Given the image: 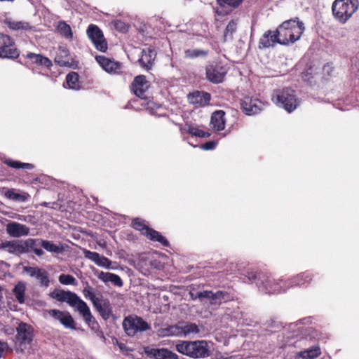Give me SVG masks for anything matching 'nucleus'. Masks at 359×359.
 Instances as JSON below:
<instances>
[{
	"instance_id": "58836bf2",
	"label": "nucleus",
	"mask_w": 359,
	"mask_h": 359,
	"mask_svg": "<svg viewBox=\"0 0 359 359\" xmlns=\"http://www.w3.org/2000/svg\"><path fill=\"white\" fill-rule=\"evenodd\" d=\"M208 54V50L201 49H187L184 51V57L188 59L205 57Z\"/></svg>"
},
{
	"instance_id": "473e14b6",
	"label": "nucleus",
	"mask_w": 359,
	"mask_h": 359,
	"mask_svg": "<svg viewBox=\"0 0 359 359\" xmlns=\"http://www.w3.org/2000/svg\"><path fill=\"white\" fill-rule=\"evenodd\" d=\"M25 290L26 283L22 281L18 282L13 289V294L15 299L21 304L25 302Z\"/></svg>"
},
{
	"instance_id": "79ce46f5",
	"label": "nucleus",
	"mask_w": 359,
	"mask_h": 359,
	"mask_svg": "<svg viewBox=\"0 0 359 359\" xmlns=\"http://www.w3.org/2000/svg\"><path fill=\"white\" fill-rule=\"evenodd\" d=\"M235 21L231 20L229 22L227 25L224 34V37L225 40H227L228 39H231L232 36V34L236 32L237 26Z\"/></svg>"
},
{
	"instance_id": "f257e3e1",
	"label": "nucleus",
	"mask_w": 359,
	"mask_h": 359,
	"mask_svg": "<svg viewBox=\"0 0 359 359\" xmlns=\"http://www.w3.org/2000/svg\"><path fill=\"white\" fill-rule=\"evenodd\" d=\"M49 295L51 298L61 302H66L74 308L79 313L86 323L92 330H95L99 327L98 323L92 315L89 306L76 293L71 291L55 290Z\"/></svg>"
},
{
	"instance_id": "13d9d810",
	"label": "nucleus",
	"mask_w": 359,
	"mask_h": 359,
	"mask_svg": "<svg viewBox=\"0 0 359 359\" xmlns=\"http://www.w3.org/2000/svg\"><path fill=\"white\" fill-rule=\"evenodd\" d=\"M332 72V67L330 65H325L323 67V72L327 75H330Z\"/></svg>"
},
{
	"instance_id": "2f4dec72",
	"label": "nucleus",
	"mask_w": 359,
	"mask_h": 359,
	"mask_svg": "<svg viewBox=\"0 0 359 359\" xmlns=\"http://www.w3.org/2000/svg\"><path fill=\"white\" fill-rule=\"evenodd\" d=\"M19 55L20 52L15 45L0 46V57L1 58L15 59Z\"/></svg>"
},
{
	"instance_id": "680f3d73",
	"label": "nucleus",
	"mask_w": 359,
	"mask_h": 359,
	"mask_svg": "<svg viewBox=\"0 0 359 359\" xmlns=\"http://www.w3.org/2000/svg\"><path fill=\"white\" fill-rule=\"evenodd\" d=\"M15 0H0V1H14Z\"/></svg>"
},
{
	"instance_id": "f8f14e48",
	"label": "nucleus",
	"mask_w": 359,
	"mask_h": 359,
	"mask_svg": "<svg viewBox=\"0 0 359 359\" xmlns=\"http://www.w3.org/2000/svg\"><path fill=\"white\" fill-rule=\"evenodd\" d=\"M87 34L97 50L102 52L107 50V42L104 39L102 32L97 26L94 25H89L87 29Z\"/></svg>"
},
{
	"instance_id": "a878e982",
	"label": "nucleus",
	"mask_w": 359,
	"mask_h": 359,
	"mask_svg": "<svg viewBox=\"0 0 359 359\" xmlns=\"http://www.w3.org/2000/svg\"><path fill=\"white\" fill-rule=\"evenodd\" d=\"M156 57V53L151 48L144 49L142 52V56L138 60L140 65L146 69L151 68Z\"/></svg>"
},
{
	"instance_id": "72a5a7b5",
	"label": "nucleus",
	"mask_w": 359,
	"mask_h": 359,
	"mask_svg": "<svg viewBox=\"0 0 359 359\" xmlns=\"http://www.w3.org/2000/svg\"><path fill=\"white\" fill-rule=\"evenodd\" d=\"M321 353L318 346L313 347L310 349L302 351L295 355V359H313Z\"/></svg>"
},
{
	"instance_id": "6ab92c4d",
	"label": "nucleus",
	"mask_w": 359,
	"mask_h": 359,
	"mask_svg": "<svg viewBox=\"0 0 359 359\" xmlns=\"http://www.w3.org/2000/svg\"><path fill=\"white\" fill-rule=\"evenodd\" d=\"M147 355L155 359H177V355L166 348H156L149 346L144 347Z\"/></svg>"
},
{
	"instance_id": "de8ad7c7",
	"label": "nucleus",
	"mask_w": 359,
	"mask_h": 359,
	"mask_svg": "<svg viewBox=\"0 0 359 359\" xmlns=\"http://www.w3.org/2000/svg\"><path fill=\"white\" fill-rule=\"evenodd\" d=\"M0 42L1 43V46H12V45H15L13 39L11 36H9L8 35L2 34L0 36Z\"/></svg>"
},
{
	"instance_id": "052dcab7",
	"label": "nucleus",
	"mask_w": 359,
	"mask_h": 359,
	"mask_svg": "<svg viewBox=\"0 0 359 359\" xmlns=\"http://www.w3.org/2000/svg\"><path fill=\"white\" fill-rule=\"evenodd\" d=\"M34 252L39 257H41L44 254L43 250L39 248V247L36 249H35Z\"/></svg>"
},
{
	"instance_id": "4c0bfd02",
	"label": "nucleus",
	"mask_w": 359,
	"mask_h": 359,
	"mask_svg": "<svg viewBox=\"0 0 359 359\" xmlns=\"http://www.w3.org/2000/svg\"><path fill=\"white\" fill-rule=\"evenodd\" d=\"M66 84L69 88L77 90L79 88V74L72 72L66 76Z\"/></svg>"
},
{
	"instance_id": "39448f33",
	"label": "nucleus",
	"mask_w": 359,
	"mask_h": 359,
	"mask_svg": "<svg viewBox=\"0 0 359 359\" xmlns=\"http://www.w3.org/2000/svg\"><path fill=\"white\" fill-rule=\"evenodd\" d=\"M177 351L194 358H205L208 355V348L205 341H183L176 345Z\"/></svg>"
},
{
	"instance_id": "ddd939ff",
	"label": "nucleus",
	"mask_w": 359,
	"mask_h": 359,
	"mask_svg": "<svg viewBox=\"0 0 359 359\" xmlns=\"http://www.w3.org/2000/svg\"><path fill=\"white\" fill-rule=\"evenodd\" d=\"M226 292L217 291L212 292L211 291H203L199 295L200 302L204 306L219 305L223 301H225Z\"/></svg>"
},
{
	"instance_id": "5701e85b",
	"label": "nucleus",
	"mask_w": 359,
	"mask_h": 359,
	"mask_svg": "<svg viewBox=\"0 0 359 359\" xmlns=\"http://www.w3.org/2000/svg\"><path fill=\"white\" fill-rule=\"evenodd\" d=\"M210 94L205 92L196 91L188 95L189 103L205 106L209 104L210 101Z\"/></svg>"
},
{
	"instance_id": "4be33fe9",
	"label": "nucleus",
	"mask_w": 359,
	"mask_h": 359,
	"mask_svg": "<svg viewBox=\"0 0 359 359\" xmlns=\"http://www.w3.org/2000/svg\"><path fill=\"white\" fill-rule=\"evenodd\" d=\"M22 240H14L2 242L0 244V250H6L10 254L20 255L23 254Z\"/></svg>"
},
{
	"instance_id": "bf43d9fd",
	"label": "nucleus",
	"mask_w": 359,
	"mask_h": 359,
	"mask_svg": "<svg viewBox=\"0 0 359 359\" xmlns=\"http://www.w3.org/2000/svg\"><path fill=\"white\" fill-rule=\"evenodd\" d=\"M201 292H191L190 296H191V299H193V300L199 299L200 300L199 295H201Z\"/></svg>"
},
{
	"instance_id": "a18cd8bd",
	"label": "nucleus",
	"mask_w": 359,
	"mask_h": 359,
	"mask_svg": "<svg viewBox=\"0 0 359 359\" xmlns=\"http://www.w3.org/2000/svg\"><path fill=\"white\" fill-rule=\"evenodd\" d=\"M65 311L57 310V309H50L48 311V313L50 316L57 320L58 321H61L62 316H64Z\"/></svg>"
},
{
	"instance_id": "4468645a",
	"label": "nucleus",
	"mask_w": 359,
	"mask_h": 359,
	"mask_svg": "<svg viewBox=\"0 0 359 359\" xmlns=\"http://www.w3.org/2000/svg\"><path fill=\"white\" fill-rule=\"evenodd\" d=\"M168 332L172 335L187 336L190 334L198 333L199 328L195 323H182L170 326Z\"/></svg>"
},
{
	"instance_id": "c85d7f7f",
	"label": "nucleus",
	"mask_w": 359,
	"mask_h": 359,
	"mask_svg": "<svg viewBox=\"0 0 359 359\" xmlns=\"http://www.w3.org/2000/svg\"><path fill=\"white\" fill-rule=\"evenodd\" d=\"M311 279V274L309 272H305L289 279L287 281H285L286 287L288 289L294 285H302L305 283H309Z\"/></svg>"
},
{
	"instance_id": "412c9836",
	"label": "nucleus",
	"mask_w": 359,
	"mask_h": 359,
	"mask_svg": "<svg viewBox=\"0 0 359 359\" xmlns=\"http://www.w3.org/2000/svg\"><path fill=\"white\" fill-rule=\"evenodd\" d=\"M93 306L103 319L108 320L112 316V306L107 299L99 298Z\"/></svg>"
},
{
	"instance_id": "20e7f679",
	"label": "nucleus",
	"mask_w": 359,
	"mask_h": 359,
	"mask_svg": "<svg viewBox=\"0 0 359 359\" xmlns=\"http://www.w3.org/2000/svg\"><path fill=\"white\" fill-rule=\"evenodd\" d=\"M358 0H335L332 6L334 18L341 23H345L358 10Z\"/></svg>"
},
{
	"instance_id": "7c9ffc66",
	"label": "nucleus",
	"mask_w": 359,
	"mask_h": 359,
	"mask_svg": "<svg viewBox=\"0 0 359 359\" xmlns=\"http://www.w3.org/2000/svg\"><path fill=\"white\" fill-rule=\"evenodd\" d=\"M4 196L7 198L17 202H25L29 198V194L23 191H16L14 189H7L4 193Z\"/></svg>"
},
{
	"instance_id": "0eeeda50",
	"label": "nucleus",
	"mask_w": 359,
	"mask_h": 359,
	"mask_svg": "<svg viewBox=\"0 0 359 359\" xmlns=\"http://www.w3.org/2000/svg\"><path fill=\"white\" fill-rule=\"evenodd\" d=\"M149 86V83L146 80V77L143 75L136 76L132 83V90L135 95L139 97V100H135L134 102H140L144 108L149 107L150 104V102L147 101V97L146 95Z\"/></svg>"
},
{
	"instance_id": "2eb2a0df",
	"label": "nucleus",
	"mask_w": 359,
	"mask_h": 359,
	"mask_svg": "<svg viewBox=\"0 0 359 359\" xmlns=\"http://www.w3.org/2000/svg\"><path fill=\"white\" fill-rule=\"evenodd\" d=\"M241 104L243 112L250 116L258 114L264 107V104L259 100L250 97H245Z\"/></svg>"
},
{
	"instance_id": "4d7b16f0",
	"label": "nucleus",
	"mask_w": 359,
	"mask_h": 359,
	"mask_svg": "<svg viewBox=\"0 0 359 359\" xmlns=\"http://www.w3.org/2000/svg\"><path fill=\"white\" fill-rule=\"evenodd\" d=\"M8 350V344L0 341V358L4 356V353Z\"/></svg>"
},
{
	"instance_id": "b1692460",
	"label": "nucleus",
	"mask_w": 359,
	"mask_h": 359,
	"mask_svg": "<svg viewBox=\"0 0 359 359\" xmlns=\"http://www.w3.org/2000/svg\"><path fill=\"white\" fill-rule=\"evenodd\" d=\"M226 119L225 113L222 110H218L212 113L210 118V125L215 131L223 130L225 128Z\"/></svg>"
},
{
	"instance_id": "aec40b11",
	"label": "nucleus",
	"mask_w": 359,
	"mask_h": 359,
	"mask_svg": "<svg viewBox=\"0 0 359 359\" xmlns=\"http://www.w3.org/2000/svg\"><path fill=\"white\" fill-rule=\"evenodd\" d=\"M6 232L13 238H19L27 236L29 233V228L25 224L11 222L6 225Z\"/></svg>"
},
{
	"instance_id": "393cba45",
	"label": "nucleus",
	"mask_w": 359,
	"mask_h": 359,
	"mask_svg": "<svg viewBox=\"0 0 359 359\" xmlns=\"http://www.w3.org/2000/svg\"><path fill=\"white\" fill-rule=\"evenodd\" d=\"M278 36L276 32L271 31L266 32L259 39V48H269L273 46L276 43H278Z\"/></svg>"
},
{
	"instance_id": "f704fd0d",
	"label": "nucleus",
	"mask_w": 359,
	"mask_h": 359,
	"mask_svg": "<svg viewBox=\"0 0 359 359\" xmlns=\"http://www.w3.org/2000/svg\"><path fill=\"white\" fill-rule=\"evenodd\" d=\"M41 246L50 252L60 254L64 251V248L62 245H57L47 240H41Z\"/></svg>"
},
{
	"instance_id": "8fccbe9b",
	"label": "nucleus",
	"mask_w": 359,
	"mask_h": 359,
	"mask_svg": "<svg viewBox=\"0 0 359 359\" xmlns=\"http://www.w3.org/2000/svg\"><path fill=\"white\" fill-rule=\"evenodd\" d=\"M219 4H226L231 6H238L243 0H217Z\"/></svg>"
},
{
	"instance_id": "864d4df0",
	"label": "nucleus",
	"mask_w": 359,
	"mask_h": 359,
	"mask_svg": "<svg viewBox=\"0 0 359 359\" xmlns=\"http://www.w3.org/2000/svg\"><path fill=\"white\" fill-rule=\"evenodd\" d=\"M290 329L294 332L292 336H298L299 332H302L300 327H298V324L292 323L290 325Z\"/></svg>"
},
{
	"instance_id": "3c124183",
	"label": "nucleus",
	"mask_w": 359,
	"mask_h": 359,
	"mask_svg": "<svg viewBox=\"0 0 359 359\" xmlns=\"http://www.w3.org/2000/svg\"><path fill=\"white\" fill-rule=\"evenodd\" d=\"M114 27L117 30L122 32H125L128 30L126 25L120 20H116L114 22Z\"/></svg>"
},
{
	"instance_id": "7ed1b4c3",
	"label": "nucleus",
	"mask_w": 359,
	"mask_h": 359,
	"mask_svg": "<svg viewBox=\"0 0 359 359\" xmlns=\"http://www.w3.org/2000/svg\"><path fill=\"white\" fill-rule=\"evenodd\" d=\"M272 100L277 106L290 113L295 110L300 104V100L297 97L295 91L289 88L276 90Z\"/></svg>"
},
{
	"instance_id": "9b49d317",
	"label": "nucleus",
	"mask_w": 359,
	"mask_h": 359,
	"mask_svg": "<svg viewBox=\"0 0 359 359\" xmlns=\"http://www.w3.org/2000/svg\"><path fill=\"white\" fill-rule=\"evenodd\" d=\"M23 271L30 277L35 278L40 287H48L50 285L48 273L43 269L34 266H25Z\"/></svg>"
},
{
	"instance_id": "1a4fd4ad",
	"label": "nucleus",
	"mask_w": 359,
	"mask_h": 359,
	"mask_svg": "<svg viewBox=\"0 0 359 359\" xmlns=\"http://www.w3.org/2000/svg\"><path fill=\"white\" fill-rule=\"evenodd\" d=\"M123 327L128 336H134L139 332L146 331L151 328L150 325L142 318L135 316L125 318L123 321Z\"/></svg>"
},
{
	"instance_id": "37998d69",
	"label": "nucleus",
	"mask_w": 359,
	"mask_h": 359,
	"mask_svg": "<svg viewBox=\"0 0 359 359\" xmlns=\"http://www.w3.org/2000/svg\"><path fill=\"white\" fill-rule=\"evenodd\" d=\"M83 294L86 298H88L92 302L93 304L95 301H97L100 297H97L95 296L93 288L90 286L88 284L83 290Z\"/></svg>"
},
{
	"instance_id": "0e129e2a",
	"label": "nucleus",
	"mask_w": 359,
	"mask_h": 359,
	"mask_svg": "<svg viewBox=\"0 0 359 359\" xmlns=\"http://www.w3.org/2000/svg\"><path fill=\"white\" fill-rule=\"evenodd\" d=\"M234 317H235L236 318H238L239 316H238V315H236V316H234Z\"/></svg>"
},
{
	"instance_id": "5fc2aeb1",
	"label": "nucleus",
	"mask_w": 359,
	"mask_h": 359,
	"mask_svg": "<svg viewBox=\"0 0 359 359\" xmlns=\"http://www.w3.org/2000/svg\"><path fill=\"white\" fill-rule=\"evenodd\" d=\"M39 65H43L46 67H50L53 64L50 59H48L46 57L42 56L41 60L39 61Z\"/></svg>"
},
{
	"instance_id": "09e8293b",
	"label": "nucleus",
	"mask_w": 359,
	"mask_h": 359,
	"mask_svg": "<svg viewBox=\"0 0 359 359\" xmlns=\"http://www.w3.org/2000/svg\"><path fill=\"white\" fill-rule=\"evenodd\" d=\"M43 55L40 54H36L34 53H28L25 57L33 61L34 63L36 65H39V61L41 60V57Z\"/></svg>"
},
{
	"instance_id": "9d476101",
	"label": "nucleus",
	"mask_w": 359,
	"mask_h": 359,
	"mask_svg": "<svg viewBox=\"0 0 359 359\" xmlns=\"http://www.w3.org/2000/svg\"><path fill=\"white\" fill-rule=\"evenodd\" d=\"M16 344L21 350L26 348L33 340V330L31 325L25 323H20L16 328Z\"/></svg>"
},
{
	"instance_id": "a19ab883",
	"label": "nucleus",
	"mask_w": 359,
	"mask_h": 359,
	"mask_svg": "<svg viewBox=\"0 0 359 359\" xmlns=\"http://www.w3.org/2000/svg\"><path fill=\"white\" fill-rule=\"evenodd\" d=\"M66 328L74 329V320L68 311H65L60 322Z\"/></svg>"
},
{
	"instance_id": "603ef678",
	"label": "nucleus",
	"mask_w": 359,
	"mask_h": 359,
	"mask_svg": "<svg viewBox=\"0 0 359 359\" xmlns=\"http://www.w3.org/2000/svg\"><path fill=\"white\" fill-rule=\"evenodd\" d=\"M217 145V142L215 141L207 142L206 143L202 144L201 148L203 150H211L215 148Z\"/></svg>"
},
{
	"instance_id": "c03bdc74",
	"label": "nucleus",
	"mask_w": 359,
	"mask_h": 359,
	"mask_svg": "<svg viewBox=\"0 0 359 359\" xmlns=\"http://www.w3.org/2000/svg\"><path fill=\"white\" fill-rule=\"evenodd\" d=\"M59 281L63 285H75L76 284V278L73 276L69 274H61L59 276Z\"/></svg>"
},
{
	"instance_id": "a211bd4d",
	"label": "nucleus",
	"mask_w": 359,
	"mask_h": 359,
	"mask_svg": "<svg viewBox=\"0 0 359 359\" xmlns=\"http://www.w3.org/2000/svg\"><path fill=\"white\" fill-rule=\"evenodd\" d=\"M95 60L103 69L108 73L118 74L121 70V64L114 60L102 55L96 56Z\"/></svg>"
},
{
	"instance_id": "f03ea898",
	"label": "nucleus",
	"mask_w": 359,
	"mask_h": 359,
	"mask_svg": "<svg viewBox=\"0 0 359 359\" xmlns=\"http://www.w3.org/2000/svg\"><path fill=\"white\" fill-rule=\"evenodd\" d=\"M304 29V23L298 18L283 22L276 29L278 43L288 45L294 43L301 38Z\"/></svg>"
},
{
	"instance_id": "6e6d98bb",
	"label": "nucleus",
	"mask_w": 359,
	"mask_h": 359,
	"mask_svg": "<svg viewBox=\"0 0 359 359\" xmlns=\"http://www.w3.org/2000/svg\"><path fill=\"white\" fill-rule=\"evenodd\" d=\"M246 277L250 283H253L257 279V273L253 271L247 272Z\"/></svg>"
},
{
	"instance_id": "c9c22d12",
	"label": "nucleus",
	"mask_w": 359,
	"mask_h": 359,
	"mask_svg": "<svg viewBox=\"0 0 359 359\" xmlns=\"http://www.w3.org/2000/svg\"><path fill=\"white\" fill-rule=\"evenodd\" d=\"M22 243L23 254L34 252L35 249L41 246V241L33 238H28L25 241L22 240Z\"/></svg>"
},
{
	"instance_id": "e2e57ef3",
	"label": "nucleus",
	"mask_w": 359,
	"mask_h": 359,
	"mask_svg": "<svg viewBox=\"0 0 359 359\" xmlns=\"http://www.w3.org/2000/svg\"><path fill=\"white\" fill-rule=\"evenodd\" d=\"M55 62H58V63H60V62L57 60V58H55Z\"/></svg>"
},
{
	"instance_id": "f3484780",
	"label": "nucleus",
	"mask_w": 359,
	"mask_h": 359,
	"mask_svg": "<svg viewBox=\"0 0 359 359\" xmlns=\"http://www.w3.org/2000/svg\"><path fill=\"white\" fill-rule=\"evenodd\" d=\"M85 258L93 262L96 265L106 269H114L112 262L104 256L100 255L99 253L92 252L84 249L83 250Z\"/></svg>"
},
{
	"instance_id": "ea45409f",
	"label": "nucleus",
	"mask_w": 359,
	"mask_h": 359,
	"mask_svg": "<svg viewBox=\"0 0 359 359\" xmlns=\"http://www.w3.org/2000/svg\"><path fill=\"white\" fill-rule=\"evenodd\" d=\"M4 163L8 166L13 168H22V169H27L32 170L34 168V165L31 163H22L17 161H13L12 159H6L4 161Z\"/></svg>"
},
{
	"instance_id": "6e6552de",
	"label": "nucleus",
	"mask_w": 359,
	"mask_h": 359,
	"mask_svg": "<svg viewBox=\"0 0 359 359\" xmlns=\"http://www.w3.org/2000/svg\"><path fill=\"white\" fill-rule=\"evenodd\" d=\"M132 225L135 229L141 231L142 234L147 236L151 241L159 242L164 246L168 245L166 238L159 232L149 228L145 221L136 218L133 220Z\"/></svg>"
},
{
	"instance_id": "c756f323",
	"label": "nucleus",
	"mask_w": 359,
	"mask_h": 359,
	"mask_svg": "<svg viewBox=\"0 0 359 359\" xmlns=\"http://www.w3.org/2000/svg\"><path fill=\"white\" fill-rule=\"evenodd\" d=\"M4 23L11 29L15 31H27L32 29V26L29 22L25 21H15L11 18H6Z\"/></svg>"
},
{
	"instance_id": "49530a36",
	"label": "nucleus",
	"mask_w": 359,
	"mask_h": 359,
	"mask_svg": "<svg viewBox=\"0 0 359 359\" xmlns=\"http://www.w3.org/2000/svg\"><path fill=\"white\" fill-rule=\"evenodd\" d=\"M65 311L57 310V309H50L48 311V313L50 316L57 320L58 321H61L62 316H64Z\"/></svg>"
},
{
	"instance_id": "dca6fc26",
	"label": "nucleus",
	"mask_w": 359,
	"mask_h": 359,
	"mask_svg": "<svg viewBox=\"0 0 359 359\" xmlns=\"http://www.w3.org/2000/svg\"><path fill=\"white\" fill-rule=\"evenodd\" d=\"M226 74V71L225 68L221 65H210L206 67L207 79L214 83L222 82Z\"/></svg>"
},
{
	"instance_id": "cd10ccee",
	"label": "nucleus",
	"mask_w": 359,
	"mask_h": 359,
	"mask_svg": "<svg viewBox=\"0 0 359 359\" xmlns=\"http://www.w3.org/2000/svg\"><path fill=\"white\" fill-rule=\"evenodd\" d=\"M97 276L99 280L104 282V283H111L114 285L118 287L123 286V281L119 276L109 273V272H104V271H99L97 273Z\"/></svg>"
},
{
	"instance_id": "423d86ee",
	"label": "nucleus",
	"mask_w": 359,
	"mask_h": 359,
	"mask_svg": "<svg viewBox=\"0 0 359 359\" xmlns=\"http://www.w3.org/2000/svg\"><path fill=\"white\" fill-rule=\"evenodd\" d=\"M257 286L260 291L268 294L280 292L287 290L285 281L281 279L276 280L264 274L259 275Z\"/></svg>"
},
{
	"instance_id": "bb28decb",
	"label": "nucleus",
	"mask_w": 359,
	"mask_h": 359,
	"mask_svg": "<svg viewBox=\"0 0 359 359\" xmlns=\"http://www.w3.org/2000/svg\"><path fill=\"white\" fill-rule=\"evenodd\" d=\"M180 130L182 134L189 133L196 137H206L210 135L209 133L205 132L199 129L195 125L189 123H186L184 125L181 126Z\"/></svg>"
},
{
	"instance_id": "e433bc0d",
	"label": "nucleus",
	"mask_w": 359,
	"mask_h": 359,
	"mask_svg": "<svg viewBox=\"0 0 359 359\" xmlns=\"http://www.w3.org/2000/svg\"><path fill=\"white\" fill-rule=\"evenodd\" d=\"M57 29L58 32L67 39L70 40L72 39L73 33L72 32V29L70 26L67 25L65 22H59L57 26Z\"/></svg>"
}]
</instances>
